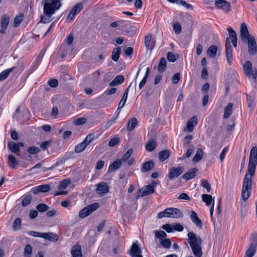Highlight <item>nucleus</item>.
<instances>
[{"instance_id": "nucleus-6", "label": "nucleus", "mask_w": 257, "mask_h": 257, "mask_svg": "<svg viewBox=\"0 0 257 257\" xmlns=\"http://www.w3.org/2000/svg\"><path fill=\"white\" fill-rule=\"evenodd\" d=\"M99 207L98 203H94L80 210L79 212V216L80 218H85L92 212L94 211Z\"/></svg>"}, {"instance_id": "nucleus-47", "label": "nucleus", "mask_w": 257, "mask_h": 257, "mask_svg": "<svg viewBox=\"0 0 257 257\" xmlns=\"http://www.w3.org/2000/svg\"><path fill=\"white\" fill-rule=\"evenodd\" d=\"M83 9V5L81 3L76 4L72 8L71 12H72L74 15L78 14L81 10Z\"/></svg>"}, {"instance_id": "nucleus-48", "label": "nucleus", "mask_w": 257, "mask_h": 257, "mask_svg": "<svg viewBox=\"0 0 257 257\" xmlns=\"http://www.w3.org/2000/svg\"><path fill=\"white\" fill-rule=\"evenodd\" d=\"M32 253V247L31 245L28 244L25 247L24 255L25 257H31Z\"/></svg>"}, {"instance_id": "nucleus-11", "label": "nucleus", "mask_w": 257, "mask_h": 257, "mask_svg": "<svg viewBox=\"0 0 257 257\" xmlns=\"http://www.w3.org/2000/svg\"><path fill=\"white\" fill-rule=\"evenodd\" d=\"M155 190L153 186L151 185H146L143 189L139 190V194L137 196V198L152 194L155 192Z\"/></svg>"}, {"instance_id": "nucleus-61", "label": "nucleus", "mask_w": 257, "mask_h": 257, "mask_svg": "<svg viewBox=\"0 0 257 257\" xmlns=\"http://www.w3.org/2000/svg\"><path fill=\"white\" fill-rule=\"evenodd\" d=\"M44 16H42L41 18V22L43 23L46 24L50 22L52 19H51L52 16H48L47 14H44Z\"/></svg>"}, {"instance_id": "nucleus-19", "label": "nucleus", "mask_w": 257, "mask_h": 257, "mask_svg": "<svg viewBox=\"0 0 257 257\" xmlns=\"http://www.w3.org/2000/svg\"><path fill=\"white\" fill-rule=\"evenodd\" d=\"M198 172V169L196 168L190 169L188 172L184 174L182 178L186 180L194 178L196 175V173Z\"/></svg>"}, {"instance_id": "nucleus-50", "label": "nucleus", "mask_w": 257, "mask_h": 257, "mask_svg": "<svg viewBox=\"0 0 257 257\" xmlns=\"http://www.w3.org/2000/svg\"><path fill=\"white\" fill-rule=\"evenodd\" d=\"M169 211H170V210H168V208H166L164 211L159 212L157 214V218L158 219H161L163 217L169 218Z\"/></svg>"}, {"instance_id": "nucleus-41", "label": "nucleus", "mask_w": 257, "mask_h": 257, "mask_svg": "<svg viewBox=\"0 0 257 257\" xmlns=\"http://www.w3.org/2000/svg\"><path fill=\"white\" fill-rule=\"evenodd\" d=\"M247 103L249 108L252 109L255 105L254 98L248 94L246 95Z\"/></svg>"}, {"instance_id": "nucleus-16", "label": "nucleus", "mask_w": 257, "mask_h": 257, "mask_svg": "<svg viewBox=\"0 0 257 257\" xmlns=\"http://www.w3.org/2000/svg\"><path fill=\"white\" fill-rule=\"evenodd\" d=\"M50 186L49 184H44L38 186L36 187L33 188L32 189L31 191L34 194H38L40 193L43 192L45 193L47 192L50 190Z\"/></svg>"}, {"instance_id": "nucleus-37", "label": "nucleus", "mask_w": 257, "mask_h": 257, "mask_svg": "<svg viewBox=\"0 0 257 257\" xmlns=\"http://www.w3.org/2000/svg\"><path fill=\"white\" fill-rule=\"evenodd\" d=\"M157 143L155 140L149 141L146 145V149L148 151L152 152L154 151L156 147Z\"/></svg>"}, {"instance_id": "nucleus-64", "label": "nucleus", "mask_w": 257, "mask_h": 257, "mask_svg": "<svg viewBox=\"0 0 257 257\" xmlns=\"http://www.w3.org/2000/svg\"><path fill=\"white\" fill-rule=\"evenodd\" d=\"M201 184L203 188L206 189L207 192H210L211 189V186L207 180H202Z\"/></svg>"}, {"instance_id": "nucleus-14", "label": "nucleus", "mask_w": 257, "mask_h": 257, "mask_svg": "<svg viewBox=\"0 0 257 257\" xmlns=\"http://www.w3.org/2000/svg\"><path fill=\"white\" fill-rule=\"evenodd\" d=\"M96 189V193L100 196L104 195L109 191V187L107 184L105 182H101L98 184Z\"/></svg>"}, {"instance_id": "nucleus-39", "label": "nucleus", "mask_w": 257, "mask_h": 257, "mask_svg": "<svg viewBox=\"0 0 257 257\" xmlns=\"http://www.w3.org/2000/svg\"><path fill=\"white\" fill-rule=\"evenodd\" d=\"M256 247L249 245V247L246 251L244 257H252L256 251Z\"/></svg>"}, {"instance_id": "nucleus-24", "label": "nucleus", "mask_w": 257, "mask_h": 257, "mask_svg": "<svg viewBox=\"0 0 257 257\" xmlns=\"http://www.w3.org/2000/svg\"><path fill=\"white\" fill-rule=\"evenodd\" d=\"M124 77L123 76L119 75L116 76L114 79L110 82L109 83V86L110 87H113L114 86L118 85L124 82Z\"/></svg>"}, {"instance_id": "nucleus-34", "label": "nucleus", "mask_w": 257, "mask_h": 257, "mask_svg": "<svg viewBox=\"0 0 257 257\" xmlns=\"http://www.w3.org/2000/svg\"><path fill=\"white\" fill-rule=\"evenodd\" d=\"M233 104L229 103L224 108L223 117L224 118H228L232 113Z\"/></svg>"}, {"instance_id": "nucleus-4", "label": "nucleus", "mask_w": 257, "mask_h": 257, "mask_svg": "<svg viewBox=\"0 0 257 257\" xmlns=\"http://www.w3.org/2000/svg\"><path fill=\"white\" fill-rule=\"evenodd\" d=\"M13 117L17 119V121L23 123L29 120L30 112L28 109L24 107L19 106L14 114Z\"/></svg>"}, {"instance_id": "nucleus-28", "label": "nucleus", "mask_w": 257, "mask_h": 257, "mask_svg": "<svg viewBox=\"0 0 257 257\" xmlns=\"http://www.w3.org/2000/svg\"><path fill=\"white\" fill-rule=\"evenodd\" d=\"M120 53V47H118L114 48L112 52L111 59L115 62H117L119 58Z\"/></svg>"}, {"instance_id": "nucleus-9", "label": "nucleus", "mask_w": 257, "mask_h": 257, "mask_svg": "<svg viewBox=\"0 0 257 257\" xmlns=\"http://www.w3.org/2000/svg\"><path fill=\"white\" fill-rule=\"evenodd\" d=\"M232 50L229 38L227 37L225 40V56L227 62L229 65H231L232 59Z\"/></svg>"}, {"instance_id": "nucleus-1", "label": "nucleus", "mask_w": 257, "mask_h": 257, "mask_svg": "<svg viewBox=\"0 0 257 257\" xmlns=\"http://www.w3.org/2000/svg\"><path fill=\"white\" fill-rule=\"evenodd\" d=\"M257 165V147L253 146L251 149L247 171L243 179L241 197L244 201L250 196L252 189V178L255 175Z\"/></svg>"}, {"instance_id": "nucleus-29", "label": "nucleus", "mask_w": 257, "mask_h": 257, "mask_svg": "<svg viewBox=\"0 0 257 257\" xmlns=\"http://www.w3.org/2000/svg\"><path fill=\"white\" fill-rule=\"evenodd\" d=\"M138 120L136 117H133L127 123V130L128 132L132 131L138 124Z\"/></svg>"}, {"instance_id": "nucleus-23", "label": "nucleus", "mask_w": 257, "mask_h": 257, "mask_svg": "<svg viewBox=\"0 0 257 257\" xmlns=\"http://www.w3.org/2000/svg\"><path fill=\"white\" fill-rule=\"evenodd\" d=\"M154 167L153 161H149L145 162L142 165L141 170L143 172H147L152 170Z\"/></svg>"}, {"instance_id": "nucleus-25", "label": "nucleus", "mask_w": 257, "mask_h": 257, "mask_svg": "<svg viewBox=\"0 0 257 257\" xmlns=\"http://www.w3.org/2000/svg\"><path fill=\"white\" fill-rule=\"evenodd\" d=\"M41 237L54 241L58 240L57 235L53 232L42 233Z\"/></svg>"}, {"instance_id": "nucleus-27", "label": "nucleus", "mask_w": 257, "mask_h": 257, "mask_svg": "<svg viewBox=\"0 0 257 257\" xmlns=\"http://www.w3.org/2000/svg\"><path fill=\"white\" fill-rule=\"evenodd\" d=\"M15 68V67H13L7 69H6L2 71L0 73V81H4L7 79L11 72H12Z\"/></svg>"}, {"instance_id": "nucleus-13", "label": "nucleus", "mask_w": 257, "mask_h": 257, "mask_svg": "<svg viewBox=\"0 0 257 257\" xmlns=\"http://www.w3.org/2000/svg\"><path fill=\"white\" fill-rule=\"evenodd\" d=\"M10 23V17L6 15H2L1 21V29L0 33L5 34L6 33V31Z\"/></svg>"}, {"instance_id": "nucleus-55", "label": "nucleus", "mask_w": 257, "mask_h": 257, "mask_svg": "<svg viewBox=\"0 0 257 257\" xmlns=\"http://www.w3.org/2000/svg\"><path fill=\"white\" fill-rule=\"evenodd\" d=\"M40 151V149L37 147H30L27 149V152L30 154H36Z\"/></svg>"}, {"instance_id": "nucleus-3", "label": "nucleus", "mask_w": 257, "mask_h": 257, "mask_svg": "<svg viewBox=\"0 0 257 257\" xmlns=\"http://www.w3.org/2000/svg\"><path fill=\"white\" fill-rule=\"evenodd\" d=\"M44 14L52 16L62 6L61 0H43Z\"/></svg>"}, {"instance_id": "nucleus-56", "label": "nucleus", "mask_w": 257, "mask_h": 257, "mask_svg": "<svg viewBox=\"0 0 257 257\" xmlns=\"http://www.w3.org/2000/svg\"><path fill=\"white\" fill-rule=\"evenodd\" d=\"M250 245L256 247H257V233H254L251 234Z\"/></svg>"}, {"instance_id": "nucleus-8", "label": "nucleus", "mask_w": 257, "mask_h": 257, "mask_svg": "<svg viewBox=\"0 0 257 257\" xmlns=\"http://www.w3.org/2000/svg\"><path fill=\"white\" fill-rule=\"evenodd\" d=\"M184 168L182 166L178 167H172L170 168V172L168 174V178L170 180L178 177L183 172Z\"/></svg>"}, {"instance_id": "nucleus-51", "label": "nucleus", "mask_w": 257, "mask_h": 257, "mask_svg": "<svg viewBox=\"0 0 257 257\" xmlns=\"http://www.w3.org/2000/svg\"><path fill=\"white\" fill-rule=\"evenodd\" d=\"M133 150L132 149H128L127 152L123 155L121 159H120L122 162L126 161L131 156L133 153Z\"/></svg>"}, {"instance_id": "nucleus-62", "label": "nucleus", "mask_w": 257, "mask_h": 257, "mask_svg": "<svg viewBox=\"0 0 257 257\" xmlns=\"http://www.w3.org/2000/svg\"><path fill=\"white\" fill-rule=\"evenodd\" d=\"M227 29L231 40L237 38L236 32L231 27L228 28Z\"/></svg>"}, {"instance_id": "nucleus-33", "label": "nucleus", "mask_w": 257, "mask_h": 257, "mask_svg": "<svg viewBox=\"0 0 257 257\" xmlns=\"http://www.w3.org/2000/svg\"><path fill=\"white\" fill-rule=\"evenodd\" d=\"M170 156V151L168 150L161 151L159 153V158L160 161H164L167 159Z\"/></svg>"}, {"instance_id": "nucleus-17", "label": "nucleus", "mask_w": 257, "mask_h": 257, "mask_svg": "<svg viewBox=\"0 0 257 257\" xmlns=\"http://www.w3.org/2000/svg\"><path fill=\"white\" fill-rule=\"evenodd\" d=\"M169 218H179L183 217V215L180 210L176 208H168Z\"/></svg>"}, {"instance_id": "nucleus-54", "label": "nucleus", "mask_w": 257, "mask_h": 257, "mask_svg": "<svg viewBox=\"0 0 257 257\" xmlns=\"http://www.w3.org/2000/svg\"><path fill=\"white\" fill-rule=\"evenodd\" d=\"M70 183L71 181L69 179L64 180L59 184L58 188L59 189H65Z\"/></svg>"}, {"instance_id": "nucleus-49", "label": "nucleus", "mask_w": 257, "mask_h": 257, "mask_svg": "<svg viewBox=\"0 0 257 257\" xmlns=\"http://www.w3.org/2000/svg\"><path fill=\"white\" fill-rule=\"evenodd\" d=\"M160 244L166 248H169L171 247V242L170 239L169 238H165L164 239H162L160 241Z\"/></svg>"}, {"instance_id": "nucleus-15", "label": "nucleus", "mask_w": 257, "mask_h": 257, "mask_svg": "<svg viewBox=\"0 0 257 257\" xmlns=\"http://www.w3.org/2000/svg\"><path fill=\"white\" fill-rule=\"evenodd\" d=\"M253 37L249 35L246 24L243 23L240 26V38L242 41H246Z\"/></svg>"}, {"instance_id": "nucleus-21", "label": "nucleus", "mask_w": 257, "mask_h": 257, "mask_svg": "<svg viewBox=\"0 0 257 257\" xmlns=\"http://www.w3.org/2000/svg\"><path fill=\"white\" fill-rule=\"evenodd\" d=\"M198 119L196 116H192L187 122L186 126L189 132H191L194 130V126L197 124Z\"/></svg>"}, {"instance_id": "nucleus-22", "label": "nucleus", "mask_w": 257, "mask_h": 257, "mask_svg": "<svg viewBox=\"0 0 257 257\" xmlns=\"http://www.w3.org/2000/svg\"><path fill=\"white\" fill-rule=\"evenodd\" d=\"M71 253L73 257H82L81 246L78 244L73 246L71 248Z\"/></svg>"}, {"instance_id": "nucleus-20", "label": "nucleus", "mask_w": 257, "mask_h": 257, "mask_svg": "<svg viewBox=\"0 0 257 257\" xmlns=\"http://www.w3.org/2000/svg\"><path fill=\"white\" fill-rule=\"evenodd\" d=\"M122 161L120 159H117L110 164L108 172H112L120 168L121 165Z\"/></svg>"}, {"instance_id": "nucleus-5", "label": "nucleus", "mask_w": 257, "mask_h": 257, "mask_svg": "<svg viewBox=\"0 0 257 257\" xmlns=\"http://www.w3.org/2000/svg\"><path fill=\"white\" fill-rule=\"evenodd\" d=\"M244 74L249 79L255 80L257 76V70L255 67H252V64L249 61L245 62L243 66Z\"/></svg>"}, {"instance_id": "nucleus-18", "label": "nucleus", "mask_w": 257, "mask_h": 257, "mask_svg": "<svg viewBox=\"0 0 257 257\" xmlns=\"http://www.w3.org/2000/svg\"><path fill=\"white\" fill-rule=\"evenodd\" d=\"M190 218L192 221L199 228L202 227V222L198 218L197 214L193 210L191 211Z\"/></svg>"}, {"instance_id": "nucleus-42", "label": "nucleus", "mask_w": 257, "mask_h": 257, "mask_svg": "<svg viewBox=\"0 0 257 257\" xmlns=\"http://www.w3.org/2000/svg\"><path fill=\"white\" fill-rule=\"evenodd\" d=\"M154 232L155 234L156 237L160 239V241L162 239H165L167 237V234L164 231L154 230Z\"/></svg>"}, {"instance_id": "nucleus-58", "label": "nucleus", "mask_w": 257, "mask_h": 257, "mask_svg": "<svg viewBox=\"0 0 257 257\" xmlns=\"http://www.w3.org/2000/svg\"><path fill=\"white\" fill-rule=\"evenodd\" d=\"M120 140L118 137H114L110 140L109 142V146L110 147H113L117 145L119 143Z\"/></svg>"}, {"instance_id": "nucleus-36", "label": "nucleus", "mask_w": 257, "mask_h": 257, "mask_svg": "<svg viewBox=\"0 0 257 257\" xmlns=\"http://www.w3.org/2000/svg\"><path fill=\"white\" fill-rule=\"evenodd\" d=\"M149 73H150V68H149V67H148L147 68L146 73H145V75L143 79L142 80V81L140 82V83L139 84V89H142L145 85L147 80V79H148V77L149 76Z\"/></svg>"}, {"instance_id": "nucleus-10", "label": "nucleus", "mask_w": 257, "mask_h": 257, "mask_svg": "<svg viewBox=\"0 0 257 257\" xmlns=\"http://www.w3.org/2000/svg\"><path fill=\"white\" fill-rule=\"evenodd\" d=\"M248 51L250 55H254L257 53V45L253 37H250L247 40Z\"/></svg>"}, {"instance_id": "nucleus-32", "label": "nucleus", "mask_w": 257, "mask_h": 257, "mask_svg": "<svg viewBox=\"0 0 257 257\" xmlns=\"http://www.w3.org/2000/svg\"><path fill=\"white\" fill-rule=\"evenodd\" d=\"M202 199L207 206H209L211 204H213V202H214V199L212 198V196L209 194H203L202 195Z\"/></svg>"}, {"instance_id": "nucleus-38", "label": "nucleus", "mask_w": 257, "mask_h": 257, "mask_svg": "<svg viewBox=\"0 0 257 257\" xmlns=\"http://www.w3.org/2000/svg\"><path fill=\"white\" fill-rule=\"evenodd\" d=\"M166 68V60L165 58H162L160 59L158 65V70L161 72H163Z\"/></svg>"}, {"instance_id": "nucleus-46", "label": "nucleus", "mask_w": 257, "mask_h": 257, "mask_svg": "<svg viewBox=\"0 0 257 257\" xmlns=\"http://www.w3.org/2000/svg\"><path fill=\"white\" fill-rule=\"evenodd\" d=\"M94 134L93 133H90L86 136L83 142L84 143V144L87 146H88L89 144L94 140Z\"/></svg>"}, {"instance_id": "nucleus-2", "label": "nucleus", "mask_w": 257, "mask_h": 257, "mask_svg": "<svg viewBox=\"0 0 257 257\" xmlns=\"http://www.w3.org/2000/svg\"><path fill=\"white\" fill-rule=\"evenodd\" d=\"M188 242L191 248L193 254L199 255L202 252L201 244L202 240L199 236H197L193 232H189L187 234Z\"/></svg>"}, {"instance_id": "nucleus-60", "label": "nucleus", "mask_w": 257, "mask_h": 257, "mask_svg": "<svg viewBox=\"0 0 257 257\" xmlns=\"http://www.w3.org/2000/svg\"><path fill=\"white\" fill-rule=\"evenodd\" d=\"M173 29L176 34H179L181 32V26L178 22L173 24Z\"/></svg>"}, {"instance_id": "nucleus-40", "label": "nucleus", "mask_w": 257, "mask_h": 257, "mask_svg": "<svg viewBox=\"0 0 257 257\" xmlns=\"http://www.w3.org/2000/svg\"><path fill=\"white\" fill-rule=\"evenodd\" d=\"M68 50L69 48L66 44H62L61 45L59 51L60 52V56L62 58L65 57L66 55L67 54Z\"/></svg>"}, {"instance_id": "nucleus-45", "label": "nucleus", "mask_w": 257, "mask_h": 257, "mask_svg": "<svg viewBox=\"0 0 257 257\" xmlns=\"http://www.w3.org/2000/svg\"><path fill=\"white\" fill-rule=\"evenodd\" d=\"M36 208L40 212H44L47 211L49 207L46 204L39 203L37 205Z\"/></svg>"}, {"instance_id": "nucleus-52", "label": "nucleus", "mask_w": 257, "mask_h": 257, "mask_svg": "<svg viewBox=\"0 0 257 257\" xmlns=\"http://www.w3.org/2000/svg\"><path fill=\"white\" fill-rule=\"evenodd\" d=\"M22 220L20 218H17L14 221L13 224V228L14 230H17L20 228Z\"/></svg>"}, {"instance_id": "nucleus-63", "label": "nucleus", "mask_w": 257, "mask_h": 257, "mask_svg": "<svg viewBox=\"0 0 257 257\" xmlns=\"http://www.w3.org/2000/svg\"><path fill=\"white\" fill-rule=\"evenodd\" d=\"M48 84L52 88H55L58 84V80L56 79H50L48 81Z\"/></svg>"}, {"instance_id": "nucleus-31", "label": "nucleus", "mask_w": 257, "mask_h": 257, "mask_svg": "<svg viewBox=\"0 0 257 257\" xmlns=\"http://www.w3.org/2000/svg\"><path fill=\"white\" fill-rule=\"evenodd\" d=\"M203 156V152L202 149L198 148L196 150V154L192 159L194 162H198L200 161Z\"/></svg>"}, {"instance_id": "nucleus-57", "label": "nucleus", "mask_w": 257, "mask_h": 257, "mask_svg": "<svg viewBox=\"0 0 257 257\" xmlns=\"http://www.w3.org/2000/svg\"><path fill=\"white\" fill-rule=\"evenodd\" d=\"M167 58L168 61L171 62H175L177 58V56L171 52H168Z\"/></svg>"}, {"instance_id": "nucleus-26", "label": "nucleus", "mask_w": 257, "mask_h": 257, "mask_svg": "<svg viewBox=\"0 0 257 257\" xmlns=\"http://www.w3.org/2000/svg\"><path fill=\"white\" fill-rule=\"evenodd\" d=\"M8 147L10 150L14 153L16 154L18 156H21L19 153L20 151V148L19 147V145L14 142H10L8 144Z\"/></svg>"}, {"instance_id": "nucleus-30", "label": "nucleus", "mask_w": 257, "mask_h": 257, "mask_svg": "<svg viewBox=\"0 0 257 257\" xmlns=\"http://www.w3.org/2000/svg\"><path fill=\"white\" fill-rule=\"evenodd\" d=\"M217 49V46L211 45L208 48L207 54L211 58H214L216 56Z\"/></svg>"}, {"instance_id": "nucleus-53", "label": "nucleus", "mask_w": 257, "mask_h": 257, "mask_svg": "<svg viewBox=\"0 0 257 257\" xmlns=\"http://www.w3.org/2000/svg\"><path fill=\"white\" fill-rule=\"evenodd\" d=\"M23 16L22 15H17L15 18L14 22V26L15 27H18L22 22Z\"/></svg>"}, {"instance_id": "nucleus-12", "label": "nucleus", "mask_w": 257, "mask_h": 257, "mask_svg": "<svg viewBox=\"0 0 257 257\" xmlns=\"http://www.w3.org/2000/svg\"><path fill=\"white\" fill-rule=\"evenodd\" d=\"M142 250L136 242H133L129 251L131 257H143Z\"/></svg>"}, {"instance_id": "nucleus-7", "label": "nucleus", "mask_w": 257, "mask_h": 257, "mask_svg": "<svg viewBox=\"0 0 257 257\" xmlns=\"http://www.w3.org/2000/svg\"><path fill=\"white\" fill-rule=\"evenodd\" d=\"M214 5L217 8L221 9L225 13L229 12L231 9L230 3L225 0H216Z\"/></svg>"}, {"instance_id": "nucleus-59", "label": "nucleus", "mask_w": 257, "mask_h": 257, "mask_svg": "<svg viewBox=\"0 0 257 257\" xmlns=\"http://www.w3.org/2000/svg\"><path fill=\"white\" fill-rule=\"evenodd\" d=\"M134 49L132 47H127L124 49L123 52L126 57L132 56L133 53Z\"/></svg>"}, {"instance_id": "nucleus-35", "label": "nucleus", "mask_w": 257, "mask_h": 257, "mask_svg": "<svg viewBox=\"0 0 257 257\" xmlns=\"http://www.w3.org/2000/svg\"><path fill=\"white\" fill-rule=\"evenodd\" d=\"M8 163L11 168L14 169L18 164L16 158L12 155H10L8 157Z\"/></svg>"}, {"instance_id": "nucleus-43", "label": "nucleus", "mask_w": 257, "mask_h": 257, "mask_svg": "<svg viewBox=\"0 0 257 257\" xmlns=\"http://www.w3.org/2000/svg\"><path fill=\"white\" fill-rule=\"evenodd\" d=\"M87 146L83 142L76 145L75 148V152L79 153L83 151Z\"/></svg>"}, {"instance_id": "nucleus-44", "label": "nucleus", "mask_w": 257, "mask_h": 257, "mask_svg": "<svg viewBox=\"0 0 257 257\" xmlns=\"http://www.w3.org/2000/svg\"><path fill=\"white\" fill-rule=\"evenodd\" d=\"M32 196L30 194L26 195L22 201V205L23 206H26L29 204L32 201Z\"/></svg>"}]
</instances>
